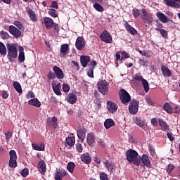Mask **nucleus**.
I'll list each match as a JSON object with an SVG mask.
<instances>
[{
	"label": "nucleus",
	"mask_w": 180,
	"mask_h": 180,
	"mask_svg": "<svg viewBox=\"0 0 180 180\" xmlns=\"http://www.w3.org/2000/svg\"><path fill=\"white\" fill-rule=\"evenodd\" d=\"M0 54L1 56H6V46L2 42H0Z\"/></svg>",
	"instance_id": "obj_41"
},
{
	"label": "nucleus",
	"mask_w": 180,
	"mask_h": 180,
	"mask_svg": "<svg viewBox=\"0 0 180 180\" xmlns=\"http://www.w3.org/2000/svg\"><path fill=\"white\" fill-rule=\"evenodd\" d=\"M126 157L129 162H133L134 165H140L141 162L140 159H139V153H137V151L133 149H129L126 153Z\"/></svg>",
	"instance_id": "obj_2"
},
{
	"label": "nucleus",
	"mask_w": 180,
	"mask_h": 180,
	"mask_svg": "<svg viewBox=\"0 0 180 180\" xmlns=\"http://www.w3.org/2000/svg\"><path fill=\"white\" fill-rule=\"evenodd\" d=\"M135 122L137 126H139V127H144V126H146V121L144 120L136 118Z\"/></svg>",
	"instance_id": "obj_40"
},
{
	"label": "nucleus",
	"mask_w": 180,
	"mask_h": 180,
	"mask_svg": "<svg viewBox=\"0 0 180 180\" xmlns=\"http://www.w3.org/2000/svg\"><path fill=\"white\" fill-rule=\"evenodd\" d=\"M120 53H121L122 60H124V58H129V57H130V56L129 55V53H127V52L120 51Z\"/></svg>",
	"instance_id": "obj_55"
},
{
	"label": "nucleus",
	"mask_w": 180,
	"mask_h": 180,
	"mask_svg": "<svg viewBox=\"0 0 180 180\" xmlns=\"http://www.w3.org/2000/svg\"><path fill=\"white\" fill-rule=\"evenodd\" d=\"M134 81H138L139 82H141L146 92H148V91L150 90L148 82L143 78V75H141V74L137 73L136 75H135V76L134 77Z\"/></svg>",
	"instance_id": "obj_4"
},
{
	"label": "nucleus",
	"mask_w": 180,
	"mask_h": 180,
	"mask_svg": "<svg viewBox=\"0 0 180 180\" xmlns=\"http://www.w3.org/2000/svg\"><path fill=\"white\" fill-rule=\"evenodd\" d=\"M91 61V58L88 56H82L80 57V63L82 67L85 68L88 65V63Z\"/></svg>",
	"instance_id": "obj_20"
},
{
	"label": "nucleus",
	"mask_w": 180,
	"mask_h": 180,
	"mask_svg": "<svg viewBox=\"0 0 180 180\" xmlns=\"http://www.w3.org/2000/svg\"><path fill=\"white\" fill-rule=\"evenodd\" d=\"M141 18L142 19V20L145 22V23H152L153 18V14L148 13L147 10H146L145 8H143L141 10Z\"/></svg>",
	"instance_id": "obj_5"
},
{
	"label": "nucleus",
	"mask_w": 180,
	"mask_h": 180,
	"mask_svg": "<svg viewBox=\"0 0 180 180\" xmlns=\"http://www.w3.org/2000/svg\"><path fill=\"white\" fill-rule=\"evenodd\" d=\"M94 8L96 11H98V12H103V7H102L101 4L98 3L94 4Z\"/></svg>",
	"instance_id": "obj_44"
},
{
	"label": "nucleus",
	"mask_w": 180,
	"mask_h": 180,
	"mask_svg": "<svg viewBox=\"0 0 180 180\" xmlns=\"http://www.w3.org/2000/svg\"><path fill=\"white\" fill-rule=\"evenodd\" d=\"M98 89L102 95H108L109 93V83L106 80H101L97 84Z\"/></svg>",
	"instance_id": "obj_3"
},
{
	"label": "nucleus",
	"mask_w": 180,
	"mask_h": 180,
	"mask_svg": "<svg viewBox=\"0 0 180 180\" xmlns=\"http://www.w3.org/2000/svg\"><path fill=\"white\" fill-rule=\"evenodd\" d=\"M165 1L166 5H167V6H170V8H180V0H165ZM176 2H179V4Z\"/></svg>",
	"instance_id": "obj_17"
},
{
	"label": "nucleus",
	"mask_w": 180,
	"mask_h": 180,
	"mask_svg": "<svg viewBox=\"0 0 180 180\" xmlns=\"http://www.w3.org/2000/svg\"><path fill=\"white\" fill-rule=\"evenodd\" d=\"M167 136L170 141H174L175 140V138L172 136V134H171V133H167Z\"/></svg>",
	"instance_id": "obj_64"
},
{
	"label": "nucleus",
	"mask_w": 180,
	"mask_h": 180,
	"mask_svg": "<svg viewBox=\"0 0 180 180\" xmlns=\"http://www.w3.org/2000/svg\"><path fill=\"white\" fill-rule=\"evenodd\" d=\"M13 88L15 89V91L18 94H22V86L20 85V83H19V82H14L13 83Z\"/></svg>",
	"instance_id": "obj_32"
},
{
	"label": "nucleus",
	"mask_w": 180,
	"mask_h": 180,
	"mask_svg": "<svg viewBox=\"0 0 180 180\" xmlns=\"http://www.w3.org/2000/svg\"><path fill=\"white\" fill-rule=\"evenodd\" d=\"M105 167L107 168L108 171L112 172L113 171V164L110 162L109 160H105L103 162Z\"/></svg>",
	"instance_id": "obj_36"
},
{
	"label": "nucleus",
	"mask_w": 180,
	"mask_h": 180,
	"mask_svg": "<svg viewBox=\"0 0 180 180\" xmlns=\"http://www.w3.org/2000/svg\"><path fill=\"white\" fill-rule=\"evenodd\" d=\"M141 161L143 165H145V167L150 168V167L151 166L150 159L148 158V156L147 155L144 154L142 155Z\"/></svg>",
	"instance_id": "obj_24"
},
{
	"label": "nucleus",
	"mask_w": 180,
	"mask_h": 180,
	"mask_svg": "<svg viewBox=\"0 0 180 180\" xmlns=\"http://www.w3.org/2000/svg\"><path fill=\"white\" fill-rule=\"evenodd\" d=\"M44 22L45 23L46 29H52L53 26H54V21L53 20V19L49 17H46L44 20Z\"/></svg>",
	"instance_id": "obj_19"
},
{
	"label": "nucleus",
	"mask_w": 180,
	"mask_h": 180,
	"mask_svg": "<svg viewBox=\"0 0 180 180\" xmlns=\"http://www.w3.org/2000/svg\"><path fill=\"white\" fill-rule=\"evenodd\" d=\"M107 108L108 112H110V113H115V112L117 110V105L112 101H108Z\"/></svg>",
	"instance_id": "obj_15"
},
{
	"label": "nucleus",
	"mask_w": 180,
	"mask_h": 180,
	"mask_svg": "<svg viewBox=\"0 0 180 180\" xmlns=\"http://www.w3.org/2000/svg\"><path fill=\"white\" fill-rule=\"evenodd\" d=\"M100 39L103 41L104 43H112L113 41V39H112V35L109 32L104 30L101 34H100Z\"/></svg>",
	"instance_id": "obj_8"
},
{
	"label": "nucleus",
	"mask_w": 180,
	"mask_h": 180,
	"mask_svg": "<svg viewBox=\"0 0 180 180\" xmlns=\"http://www.w3.org/2000/svg\"><path fill=\"white\" fill-rule=\"evenodd\" d=\"M120 99L122 103H129L131 97L126 90L122 89L120 91Z\"/></svg>",
	"instance_id": "obj_7"
},
{
	"label": "nucleus",
	"mask_w": 180,
	"mask_h": 180,
	"mask_svg": "<svg viewBox=\"0 0 180 180\" xmlns=\"http://www.w3.org/2000/svg\"><path fill=\"white\" fill-rule=\"evenodd\" d=\"M75 146L77 153H82V150H84V148H82V145H81V143H76Z\"/></svg>",
	"instance_id": "obj_52"
},
{
	"label": "nucleus",
	"mask_w": 180,
	"mask_h": 180,
	"mask_svg": "<svg viewBox=\"0 0 180 180\" xmlns=\"http://www.w3.org/2000/svg\"><path fill=\"white\" fill-rule=\"evenodd\" d=\"M18 60L20 63L25 61V49L22 46L19 47Z\"/></svg>",
	"instance_id": "obj_28"
},
{
	"label": "nucleus",
	"mask_w": 180,
	"mask_h": 180,
	"mask_svg": "<svg viewBox=\"0 0 180 180\" xmlns=\"http://www.w3.org/2000/svg\"><path fill=\"white\" fill-rule=\"evenodd\" d=\"M49 14L50 16H52V18H57L58 16V14H57V11L53 8H51L49 11Z\"/></svg>",
	"instance_id": "obj_43"
},
{
	"label": "nucleus",
	"mask_w": 180,
	"mask_h": 180,
	"mask_svg": "<svg viewBox=\"0 0 180 180\" xmlns=\"http://www.w3.org/2000/svg\"><path fill=\"white\" fill-rule=\"evenodd\" d=\"M74 168H75V163L72 162H70L67 165V169L70 172V174H72L74 172Z\"/></svg>",
	"instance_id": "obj_38"
},
{
	"label": "nucleus",
	"mask_w": 180,
	"mask_h": 180,
	"mask_svg": "<svg viewBox=\"0 0 180 180\" xmlns=\"http://www.w3.org/2000/svg\"><path fill=\"white\" fill-rule=\"evenodd\" d=\"M1 39H4V40H8V39H9V34L5 31H2L1 33Z\"/></svg>",
	"instance_id": "obj_47"
},
{
	"label": "nucleus",
	"mask_w": 180,
	"mask_h": 180,
	"mask_svg": "<svg viewBox=\"0 0 180 180\" xmlns=\"http://www.w3.org/2000/svg\"><path fill=\"white\" fill-rule=\"evenodd\" d=\"M53 70L56 76V78H58V79H63V78H64V73L63 72V70H61V68L57 66H54L53 68Z\"/></svg>",
	"instance_id": "obj_14"
},
{
	"label": "nucleus",
	"mask_w": 180,
	"mask_h": 180,
	"mask_svg": "<svg viewBox=\"0 0 180 180\" xmlns=\"http://www.w3.org/2000/svg\"><path fill=\"white\" fill-rule=\"evenodd\" d=\"M10 160L8 162L9 167L11 168H16L18 165V162H16V160H18V155H16V152L14 150H11L9 152Z\"/></svg>",
	"instance_id": "obj_6"
},
{
	"label": "nucleus",
	"mask_w": 180,
	"mask_h": 180,
	"mask_svg": "<svg viewBox=\"0 0 180 180\" xmlns=\"http://www.w3.org/2000/svg\"><path fill=\"white\" fill-rule=\"evenodd\" d=\"M75 46L77 50H84L85 49V39L82 37H78L76 39Z\"/></svg>",
	"instance_id": "obj_10"
},
{
	"label": "nucleus",
	"mask_w": 180,
	"mask_h": 180,
	"mask_svg": "<svg viewBox=\"0 0 180 180\" xmlns=\"http://www.w3.org/2000/svg\"><path fill=\"white\" fill-rule=\"evenodd\" d=\"M85 133H86V131H85V129H79L77 131V137L80 140H84V139H85Z\"/></svg>",
	"instance_id": "obj_35"
},
{
	"label": "nucleus",
	"mask_w": 180,
	"mask_h": 180,
	"mask_svg": "<svg viewBox=\"0 0 180 180\" xmlns=\"http://www.w3.org/2000/svg\"><path fill=\"white\" fill-rule=\"evenodd\" d=\"M87 75L89 78H94V68H89L87 72Z\"/></svg>",
	"instance_id": "obj_57"
},
{
	"label": "nucleus",
	"mask_w": 180,
	"mask_h": 180,
	"mask_svg": "<svg viewBox=\"0 0 180 180\" xmlns=\"http://www.w3.org/2000/svg\"><path fill=\"white\" fill-rule=\"evenodd\" d=\"M52 88L54 93L56 95H58V96L61 95V91H60V88L58 87V86H56V83L54 82H52Z\"/></svg>",
	"instance_id": "obj_42"
},
{
	"label": "nucleus",
	"mask_w": 180,
	"mask_h": 180,
	"mask_svg": "<svg viewBox=\"0 0 180 180\" xmlns=\"http://www.w3.org/2000/svg\"><path fill=\"white\" fill-rule=\"evenodd\" d=\"M5 136H6V140L7 141H9L11 140V138L12 137V133L11 132H6L5 134Z\"/></svg>",
	"instance_id": "obj_61"
},
{
	"label": "nucleus",
	"mask_w": 180,
	"mask_h": 180,
	"mask_svg": "<svg viewBox=\"0 0 180 180\" xmlns=\"http://www.w3.org/2000/svg\"><path fill=\"white\" fill-rule=\"evenodd\" d=\"M156 16L162 23H167L168 22V18L166 17L164 13H162L161 12H157Z\"/></svg>",
	"instance_id": "obj_21"
},
{
	"label": "nucleus",
	"mask_w": 180,
	"mask_h": 180,
	"mask_svg": "<svg viewBox=\"0 0 180 180\" xmlns=\"http://www.w3.org/2000/svg\"><path fill=\"white\" fill-rule=\"evenodd\" d=\"M159 124L162 128V130H168L169 129V127H168V124H167V122L161 119L159 120Z\"/></svg>",
	"instance_id": "obj_37"
},
{
	"label": "nucleus",
	"mask_w": 180,
	"mask_h": 180,
	"mask_svg": "<svg viewBox=\"0 0 180 180\" xmlns=\"http://www.w3.org/2000/svg\"><path fill=\"white\" fill-rule=\"evenodd\" d=\"M8 29L11 34H13V36L15 37L17 39L22 35V32L13 25H11Z\"/></svg>",
	"instance_id": "obj_12"
},
{
	"label": "nucleus",
	"mask_w": 180,
	"mask_h": 180,
	"mask_svg": "<svg viewBox=\"0 0 180 180\" xmlns=\"http://www.w3.org/2000/svg\"><path fill=\"white\" fill-rule=\"evenodd\" d=\"M0 95L3 98V99H8L9 96V94L6 91H0Z\"/></svg>",
	"instance_id": "obj_45"
},
{
	"label": "nucleus",
	"mask_w": 180,
	"mask_h": 180,
	"mask_svg": "<svg viewBox=\"0 0 180 180\" xmlns=\"http://www.w3.org/2000/svg\"><path fill=\"white\" fill-rule=\"evenodd\" d=\"M89 68H93V70H95V67H96V61L93 60L90 63L89 65Z\"/></svg>",
	"instance_id": "obj_60"
},
{
	"label": "nucleus",
	"mask_w": 180,
	"mask_h": 180,
	"mask_svg": "<svg viewBox=\"0 0 180 180\" xmlns=\"http://www.w3.org/2000/svg\"><path fill=\"white\" fill-rule=\"evenodd\" d=\"M151 124H153V126H157L158 124V120H157L156 118H153L151 120Z\"/></svg>",
	"instance_id": "obj_63"
},
{
	"label": "nucleus",
	"mask_w": 180,
	"mask_h": 180,
	"mask_svg": "<svg viewBox=\"0 0 180 180\" xmlns=\"http://www.w3.org/2000/svg\"><path fill=\"white\" fill-rule=\"evenodd\" d=\"M174 168H175L174 165L169 164L167 165V167L166 168V171H167V174H171L172 172V169H174Z\"/></svg>",
	"instance_id": "obj_48"
},
{
	"label": "nucleus",
	"mask_w": 180,
	"mask_h": 180,
	"mask_svg": "<svg viewBox=\"0 0 180 180\" xmlns=\"http://www.w3.org/2000/svg\"><path fill=\"white\" fill-rule=\"evenodd\" d=\"M32 148L37 151H44V143H32Z\"/></svg>",
	"instance_id": "obj_30"
},
{
	"label": "nucleus",
	"mask_w": 180,
	"mask_h": 180,
	"mask_svg": "<svg viewBox=\"0 0 180 180\" xmlns=\"http://www.w3.org/2000/svg\"><path fill=\"white\" fill-rule=\"evenodd\" d=\"M62 178H64L67 175V172L65 169H60L56 172Z\"/></svg>",
	"instance_id": "obj_49"
},
{
	"label": "nucleus",
	"mask_w": 180,
	"mask_h": 180,
	"mask_svg": "<svg viewBox=\"0 0 180 180\" xmlns=\"http://www.w3.org/2000/svg\"><path fill=\"white\" fill-rule=\"evenodd\" d=\"M133 15L134 18H138L140 15V11L137 8L133 9Z\"/></svg>",
	"instance_id": "obj_56"
},
{
	"label": "nucleus",
	"mask_w": 180,
	"mask_h": 180,
	"mask_svg": "<svg viewBox=\"0 0 180 180\" xmlns=\"http://www.w3.org/2000/svg\"><path fill=\"white\" fill-rule=\"evenodd\" d=\"M29 105H32V106H36V108H40L41 103L37 98L31 99L28 101Z\"/></svg>",
	"instance_id": "obj_31"
},
{
	"label": "nucleus",
	"mask_w": 180,
	"mask_h": 180,
	"mask_svg": "<svg viewBox=\"0 0 180 180\" xmlns=\"http://www.w3.org/2000/svg\"><path fill=\"white\" fill-rule=\"evenodd\" d=\"M86 141L89 146H92V144L95 143V134H94L92 132L88 134L86 136Z\"/></svg>",
	"instance_id": "obj_26"
},
{
	"label": "nucleus",
	"mask_w": 180,
	"mask_h": 180,
	"mask_svg": "<svg viewBox=\"0 0 180 180\" xmlns=\"http://www.w3.org/2000/svg\"><path fill=\"white\" fill-rule=\"evenodd\" d=\"M27 13L32 22H37L39 20V18H37V15H36V13L33 11V10L30 9V8H26Z\"/></svg>",
	"instance_id": "obj_13"
},
{
	"label": "nucleus",
	"mask_w": 180,
	"mask_h": 180,
	"mask_svg": "<svg viewBox=\"0 0 180 180\" xmlns=\"http://www.w3.org/2000/svg\"><path fill=\"white\" fill-rule=\"evenodd\" d=\"M161 70L162 72L163 77H171V75H172V72H171V70H169V69L167 66H162Z\"/></svg>",
	"instance_id": "obj_25"
},
{
	"label": "nucleus",
	"mask_w": 180,
	"mask_h": 180,
	"mask_svg": "<svg viewBox=\"0 0 180 180\" xmlns=\"http://www.w3.org/2000/svg\"><path fill=\"white\" fill-rule=\"evenodd\" d=\"M63 92H69L70 91V85H68V84H67V83H63Z\"/></svg>",
	"instance_id": "obj_51"
},
{
	"label": "nucleus",
	"mask_w": 180,
	"mask_h": 180,
	"mask_svg": "<svg viewBox=\"0 0 180 180\" xmlns=\"http://www.w3.org/2000/svg\"><path fill=\"white\" fill-rule=\"evenodd\" d=\"M112 126H115V121H113V120L110 118L105 120L104 122V127H105V129H110Z\"/></svg>",
	"instance_id": "obj_29"
},
{
	"label": "nucleus",
	"mask_w": 180,
	"mask_h": 180,
	"mask_svg": "<svg viewBox=\"0 0 180 180\" xmlns=\"http://www.w3.org/2000/svg\"><path fill=\"white\" fill-rule=\"evenodd\" d=\"M68 44H63L60 46V57H65V56L68 53Z\"/></svg>",
	"instance_id": "obj_23"
},
{
	"label": "nucleus",
	"mask_w": 180,
	"mask_h": 180,
	"mask_svg": "<svg viewBox=\"0 0 180 180\" xmlns=\"http://www.w3.org/2000/svg\"><path fill=\"white\" fill-rule=\"evenodd\" d=\"M38 169L42 175H44V174H46V172L47 171V167H46V162L44 160H40L38 162Z\"/></svg>",
	"instance_id": "obj_16"
},
{
	"label": "nucleus",
	"mask_w": 180,
	"mask_h": 180,
	"mask_svg": "<svg viewBox=\"0 0 180 180\" xmlns=\"http://www.w3.org/2000/svg\"><path fill=\"white\" fill-rule=\"evenodd\" d=\"M81 160L84 164H89L91 161H92V158H91V156L89 155V153H84L81 155Z\"/></svg>",
	"instance_id": "obj_22"
},
{
	"label": "nucleus",
	"mask_w": 180,
	"mask_h": 180,
	"mask_svg": "<svg viewBox=\"0 0 180 180\" xmlns=\"http://www.w3.org/2000/svg\"><path fill=\"white\" fill-rule=\"evenodd\" d=\"M116 59H115V64L117 65V67H118L119 65V61L120 63V64H122V61H123V58H122V53L120 51H118L116 53L115 55Z\"/></svg>",
	"instance_id": "obj_33"
},
{
	"label": "nucleus",
	"mask_w": 180,
	"mask_h": 180,
	"mask_svg": "<svg viewBox=\"0 0 180 180\" xmlns=\"http://www.w3.org/2000/svg\"><path fill=\"white\" fill-rule=\"evenodd\" d=\"M139 63L141 65H143V67H147V64H148V61L144 60L143 59H140Z\"/></svg>",
	"instance_id": "obj_59"
},
{
	"label": "nucleus",
	"mask_w": 180,
	"mask_h": 180,
	"mask_svg": "<svg viewBox=\"0 0 180 180\" xmlns=\"http://www.w3.org/2000/svg\"><path fill=\"white\" fill-rule=\"evenodd\" d=\"M124 27L127 30L128 33L132 36H136V34H137V30L134 29V27H131V25H130L129 23H125Z\"/></svg>",
	"instance_id": "obj_18"
},
{
	"label": "nucleus",
	"mask_w": 180,
	"mask_h": 180,
	"mask_svg": "<svg viewBox=\"0 0 180 180\" xmlns=\"http://www.w3.org/2000/svg\"><path fill=\"white\" fill-rule=\"evenodd\" d=\"M13 25H14L15 26H16V27H17L18 29H20V30L23 29V25H22V23H20V22H19V21H18V20L14 21Z\"/></svg>",
	"instance_id": "obj_53"
},
{
	"label": "nucleus",
	"mask_w": 180,
	"mask_h": 180,
	"mask_svg": "<svg viewBox=\"0 0 180 180\" xmlns=\"http://www.w3.org/2000/svg\"><path fill=\"white\" fill-rule=\"evenodd\" d=\"M146 103H148L149 106H153L154 105L151 99H150L148 97H146Z\"/></svg>",
	"instance_id": "obj_62"
},
{
	"label": "nucleus",
	"mask_w": 180,
	"mask_h": 180,
	"mask_svg": "<svg viewBox=\"0 0 180 180\" xmlns=\"http://www.w3.org/2000/svg\"><path fill=\"white\" fill-rule=\"evenodd\" d=\"M26 97H27V99H32V98H34V93L32 91H28Z\"/></svg>",
	"instance_id": "obj_58"
},
{
	"label": "nucleus",
	"mask_w": 180,
	"mask_h": 180,
	"mask_svg": "<svg viewBox=\"0 0 180 180\" xmlns=\"http://www.w3.org/2000/svg\"><path fill=\"white\" fill-rule=\"evenodd\" d=\"M100 179L101 180H109V179L108 178V174H106V173H105V172L100 174Z\"/></svg>",
	"instance_id": "obj_54"
},
{
	"label": "nucleus",
	"mask_w": 180,
	"mask_h": 180,
	"mask_svg": "<svg viewBox=\"0 0 180 180\" xmlns=\"http://www.w3.org/2000/svg\"><path fill=\"white\" fill-rule=\"evenodd\" d=\"M68 102L71 105H74L77 102V95L70 93L68 96Z\"/></svg>",
	"instance_id": "obj_27"
},
{
	"label": "nucleus",
	"mask_w": 180,
	"mask_h": 180,
	"mask_svg": "<svg viewBox=\"0 0 180 180\" xmlns=\"http://www.w3.org/2000/svg\"><path fill=\"white\" fill-rule=\"evenodd\" d=\"M7 58L11 63H13V59L18 58V48L15 44H7Z\"/></svg>",
	"instance_id": "obj_1"
},
{
	"label": "nucleus",
	"mask_w": 180,
	"mask_h": 180,
	"mask_svg": "<svg viewBox=\"0 0 180 180\" xmlns=\"http://www.w3.org/2000/svg\"><path fill=\"white\" fill-rule=\"evenodd\" d=\"M58 119L56 117H52L47 119V124L51 129H57L58 124L57 123Z\"/></svg>",
	"instance_id": "obj_11"
},
{
	"label": "nucleus",
	"mask_w": 180,
	"mask_h": 180,
	"mask_svg": "<svg viewBox=\"0 0 180 180\" xmlns=\"http://www.w3.org/2000/svg\"><path fill=\"white\" fill-rule=\"evenodd\" d=\"M21 175L22 176H23L24 178L27 176V175H29V169L27 168H25L21 171Z\"/></svg>",
	"instance_id": "obj_50"
},
{
	"label": "nucleus",
	"mask_w": 180,
	"mask_h": 180,
	"mask_svg": "<svg viewBox=\"0 0 180 180\" xmlns=\"http://www.w3.org/2000/svg\"><path fill=\"white\" fill-rule=\"evenodd\" d=\"M129 112L131 115H136L139 112V101L132 100L129 106Z\"/></svg>",
	"instance_id": "obj_9"
},
{
	"label": "nucleus",
	"mask_w": 180,
	"mask_h": 180,
	"mask_svg": "<svg viewBox=\"0 0 180 180\" xmlns=\"http://www.w3.org/2000/svg\"><path fill=\"white\" fill-rule=\"evenodd\" d=\"M159 32L160 34L164 37V39H167L168 37V32H167V30L164 29H160L159 30Z\"/></svg>",
	"instance_id": "obj_46"
},
{
	"label": "nucleus",
	"mask_w": 180,
	"mask_h": 180,
	"mask_svg": "<svg viewBox=\"0 0 180 180\" xmlns=\"http://www.w3.org/2000/svg\"><path fill=\"white\" fill-rule=\"evenodd\" d=\"M163 109L167 112V113H172V107L171 105L168 103H166L163 105Z\"/></svg>",
	"instance_id": "obj_39"
},
{
	"label": "nucleus",
	"mask_w": 180,
	"mask_h": 180,
	"mask_svg": "<svg viewBox=\"0 0 180 180\" xmlns=\"http://www.w3.org/2000/svg\"><path fill=\"white\" fill-rule=\"evenodd\" d=\"M66 144L69 147H72L75 144V138L74 137H68L66 138Z\"/></svg>",
	"instance_id": "obj_34"
}]
</instances>
